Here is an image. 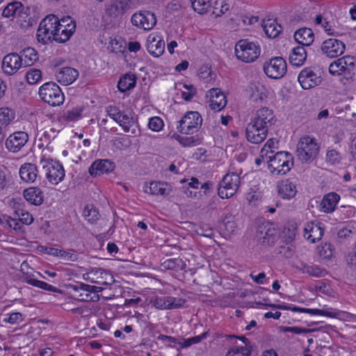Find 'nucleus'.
Wrapping results in <instances>:
<instances>
[{"mask_svg": "<svg viewBox=\"0 0 356 356\" xmlns=\"http://www.w3.org/2000/svg\"><path fill=\"white\" fill-rule=\"evenodd\" d=\"M265 74L271 79H280L286 72L287 65L282 57H274L263 66Z\"/></svg>", "mask_w": 356, "mask_h": 356, "instance_id": "1a4fd4ad", "label": "nucleus"}, {"mask_svg": "<svg viewBox=\"0 0 356 356\" xmlns=\"http://www.w3.org/2000/svg\"><path fill=\"white\" fill-rule=\"evenodd\" d=\"M107 115L117 123L122 112L117 106H108L106 108Z\"/></svg>", "mask_w": 356, "mask_h": 356, "instance_id": "052dcab7", "label": "nucleus"}, {"mask_svg": "<svg viewBox=\"0 0 356 356\" xmlns=\"http://www.w3.org/2000/svg\"><path fill=\"white\" fill-rule=\"evenodd\" d=\"M241 183L239 174L232 172L226 174L219 183L218 195L224 199L233 196L238 191Z\"/></svg>", "mask_w": 356, "mask_h": 356, "instance_id": "423d86ee", "label": "nucleus"}, {"mask_svg": "<svg viewBox=\"0 0 356 356\" xmlns=\"http://www.w3.org/2000/svg\"><path fill=\"white\" fill-rule=\"evenodd\" d=\"M294 312L307 313L312 315H321L328 317H335L337 313L333 311L323 310L319 309L293 308Z\"/></svg>", "mask_w": 356, "mask_h": 356, "instance_id": "79ce46f5", "label": "nucleus"}, {"mask_svg": "<svg viewBox=\"0 0 356 356\" xmlns=\"http://www.w3.org/2000/svg\"><path fill=\"white\" fill-rule=\"evenodd\" d=\"M19 173L22 181L33 183L38 177V170L35 164L26 163L21 165Z\"/></svg>", "mask_w": 356, "mask_h": 356, "instance_id": "a878e982", "label": "nucleus"}, {"mask_svg": "<svg viewBox=\"0 0 356 356\" xmlns=\"http://www.w3.org/2000/svg\"><path fill=\"white\" fill-rule=\"evenodd\" d=\"M320 146L316 140L311 136H306L300 138L297 144V156L303 163L312 161L318 155Z\"/></svg>", "mask_w": 356, "mask_h": 356, "instance_id": "f03ea898", "label": "nucleus"}, {"mask_svg": "<svg viewBox=\"0 0 356 356\" xmlns=\"http://www.w3.org/2000/svg\"><path fill=\"white\" fill-rule=\"evenodd\" d=\"M301 270L304 273H307L309 275L316 277H323L326 274V270L325 269H322L318 266H309L306 264H302Z\"/></svg>", "mask_w": 356, "mask_h": 356, "instance_id": "37998d69", "label": "nucleus"}, {"mask_svg": "<svg viewBox=\"0 0 356 356\" xmlns=\"http://www.w3.org/2000/svg\"><path fill=\"white\" fill-rule=\"evenodd\" d=\"M26 80L29 84H35L42 78V72L40 70L32 69L26 73Z\"/></svg>", "mask_w": 356, "mask_h": 356, "instance_id": "864d4df0", "label": "nucleus"}, {"mask_svg": "<svg viewBox=\"0 0 356 356\" xmlns=\"http://www.w3.org/2000/svg\"><path fill=\"white\" fill-rule=\"evenodd\" d=\"M65 259L70 261H76L78 260V255L74 254V252H66L65 250H60V253H59V256Z\"/></svg>", "mask_w": 356, "mask_h": 356, "instance_id": "338daca9", "label": "nucleus"}, {"mask_svg": "<svg viewBox=\"0 0 356 356\" xmlns=\"http://www.w3.org/2000/svg\"><path fill=\"white\" fill-rule=\"evenodd\" d=\"M15 118V113L8 108H0V125L1 127H7Z\"/></svg>", "mask_w": 356, "mask_h": 356, "instance_id": "c03bdc74", "label": "nucleus"}, {"mask_svg": "<svg viewBox=\"0 0 356 356\" xmlns=\"http://www.w3.org/2000/svg\"><path fill=\"white\" fill-rule=\"evenodd\" d=\"M177 129L184 134H193L201 127L202 118L197 111H188L179 120Z\"/></svg>", "mask_w": 356, "mask_h": 356, "instance_id": "6e6552de", "label": "nucleus"}, {"mask_svg": "<svg viewBox=\"0 0 356 356\" xmlns=\"http://www.w3.org/2000/svg\"><path fill=\"white\" fill-rule=\"evenodd\" d=\"M235 54L239 60L251 63L260 55V47L257 43L248 40H241L236 44Z\"/></svg>", "mask_w": 356, "mask_h": 356, "instance_id": "20e7f679", "label": "nucleus"}, {"mask_svg": "<svg viewBox=\"0 0 356 356\" xmlns=\"http://www.w3.org/2000/svg\"><path fill=\"white\" fill-rule=\"evenodd\" d=\"M117 3L121 8L122 13H126L128 10L131 8L133 6V0H116Z\"/></svg>", "mask_w": 356, "mask_h": 356, "instance_id": "774afa93", "label": "nucleus"}, {"mask_svg": "<svg viewBox=\"0 0 356 356\" xmlns=\"http://www.w3.org/2000/svg\"><path fill=\"white\" fill-rule=\"evenodd\" d=\"M19 56L23 58V65L30 66L38 59V54L33 48H26L20 52Z\"/></svg>", "mask_w": 356, "mask_h": 356, "instance_id": "58836bf2", "label": "nucleus"}, {"mask_svg": "<svg viewBox=\"0 0 356 356\" xmlns=\"http://www.w3.org/2000/svg\"><path fill=\"white\" fill-rule=\"evenodd\" d=\"M250 350L248 347H234L226 354V356H249Z\"/></svg>", "mask_w": 356, "mask_h": 356, "instance_id": "5fc2aeb1", "label": "nucleus"}, {"mask_svg": "<svg viewBox=\"0 0 356 356\" xmlns=\"http://www.w3.org/2000/svg\"><path fill=\"white\" fill-rule=\"evenodd\" d=\"M265 160L270 173L277 175L286 174L293 165V157L287 152H277Z\"/></svg>", "mask_w": 356, "mask_h": 356, "instance_id": "f257e3e1", "label": "nucleus"}, {"mask_svg": "<svg viewBox=\"0 0 356 356\" xmlns=\"http://www.w3.org/2000/svg\"><path fill=\"white\" fill-rule=\"evenodd\" d=\"M22 6V3L19 1H14L8 3V6L3 9L2 16L4 17H16L17 10Z\"/></svg>", "mask_w": 356, "mask_h": 356, "instance_id": "de8ad7c7", "label": "nucleus"}, {"mask_svg": "<svg viewBox=\"0 0 356 356\" xmlns=\"http://www.w3.org/2000/svg\"><path fill=\"white\" fill-rule=\"evenodd\" d=\"M261 26L266 35L270 38H277L282 30L281 25L275 19L270 18L264 19Z\"/></svg>", "mask_w": 356, "mask_h": 356, "instance_id": "c85d7f7f", "label": "nucleus"}, {"mask_svg": "<svg viewBox=\"0 0 356 356\" xmlns=\"http://www.w3.org/2000/svg\"><path fill=\"white\" fill-rule=\"evenodd\" d=\"M161 266L163 269L178 271L184 270L186 268V264L181 259L174 258L164 261L161 264Z\"/></svg>", "mask_w": 356, "mask_h": 356, "instance_id": "4c0bfd02", "label": "nucleus"}, {"mask_svg": "<svg viewBox=\"0 0 356 356\" xmlns=\"http://www.w3.org/2000/svg\"><path fill=\"white\" fill-rule=\"evenodd\" d=\"M345 49L346 44L344 42L335 38L325 40L321 46L322 53L331 58L340 56L344 53Z\"/></svg>", "mask_w": 356, "mask_h": 356, "instance_id": "9b49d317", "label": "nucleus"}, {"mask_svg": "<svg viewBox=\"0 0 356 356\" xmlns=\"http://www.w3.org/2000/svg\"><path fill=\"white\" fill-rule=\"evenodd\" d=\"M136 83V76L134 74H126L118 81V88L120 92H124L134 88Z\"/></svg>", "mask_w": 356, "mask_h": 356, "instance_id": "72a5a7b5", "label": "nucleus"}, {"mask_svg": "<svg viewBox=\"0 0 356 356\" xmlns=\"http://www.w3.org/2000/svg\"><path fill=\"white\" fill-rule=\"evenodd\" d=\"M277 232L271 224L266 223L258 226L256 236L264 244L271 245L277 238Z\"/></svg>", "mask_w": 356, "mask_h": 356, "instance_id": "dca6fc26", "label": "nucleus"}, {"mask_svg": "<svg viewBox=\"0 0 356 356\" xmlns=\"http://www.w3.org/2000/svg\"><path fill=\"white\" fill-rule=\"evenodd\" d=\"M65 25L60 24L57 28L55 33V36L53 40L58 42L63 43L67 41L76 29V24H71L68 27H65Z\"/></svg>", "mask_w": 356, "mask_h": 356, "instance_id": "c756f323", "label": "nucleus"}, {"mask_svg": "<svg viewBox=\"0 0 356 356\" xmlns=\"http://www.w3.org/2000/svg\"><path fill=\"white\" fill-rule=\"evenodd\" d=\"M132 24L144 31L152 29L156 24L155 15L148 10H141L134 13L131 18Z\"/></svg>", "mask_w": 356, "mask_h": 356, "instance_id": "9d476101", "label": "nucleus"}, {"mask_svg": "<svg viewBox=\"0 0 356 356\" xmlns=\"http://www.w3.org/2000/svg\"><path fill=\"white\" fill-rule=\"evenodd\" d=\"M115 168V163L108 159H97L91 164L88 172L91 176L96 177L112 172Z\"/></svg>", "mask_w": 356, "mask_h": 356, "instance_id": "f3484780", "label": "nucleus"}, {"mask_svg": "<svg viewBox=\"0 0 356 356\" xmlns=\"http://www.w3.org/2000/svg\"><path fill=\"white\" fill-rule=\"evenodd\" d=\"M151 302L159 309H169L168 296H156Z\"/></svg>", "mask_w": 356, "mask_h": 356, "instance_id": "3c124183", "label": "nucleus"}, {"mask_svg": "<svg viewBox=\"0 0 356 356\" xmlns=\"http://www.w3.org/2000/svg\"><path fill=\"white\" fill-rule=\"evenodd\" d=\"M280 330L284 332H293L296 334H300L303 333H308L311 330L309 329L304 328V327H285L282 326L280 327Z\"/></svg>", "mask_w": 356, "mask_h": 356, "instance_id": "e2e57ef3", "label": "nucleus"}, {"mask_svg": "<svg viewBox=\"0 0 356 356\" xmlns=\"http://www.w3.org/2000/svg\"><path fill=\"white\" fill-rule=\"evenodd\" d=\"M169 309L180 308L186 303V300L181 298L168 296Z\"/></svg>", "mask_w": 356, "mask_h": 356, "instance_id": "680f3d73", "label": "nucleus"}, {"mask_svg": "<svg viewBox=\"0 0 356 356\" xmlns=\"http://www.w3.org/2000/svg\"><path fill=\"white\" fill-rule=\"evenodd\" d=\"M307 58V52L302 46L294 47L289 56V61L295 66L302 65Z\"/></svg>", "mask_w": 356, "mask_h": 356, "instance_id": "473e14b6", "label": "nucleus"}, {"mask_svg": "<svg viewBox=\"0 0 356 356\" xmlns=\"http://www.w3.org/2000/svg\"><path fill=\"white\" fill-rule=\"evenodd\" d=\"M298 82L305 90L310 89L318 86L322 79L309 68L302 70L298 77Z\"/></svg>", "mask_w": 356, "mask_h": 356, "instance_id": "2eb2a0df", "label": "nucleus"}, {"mask_svg": "<svg viewBox=\"0 0 356 356\" xmlns=\"http://www.w3.org/2000/svg\"><path fill=\"white\" fill-rule=\"evenodd\" d=\"M29 141V135L26 132L19 131L10 134L6 140V147L9 152H19Z\"/></svg>", "mask_w": 356, "mask_h": 356, "instance_id": "ddd939ff", "label": "nucleus"}, {"mask_svg": "<svg viewBox=\"0 0 356 356\" xmlns=\"http://www.w3.org/2000/svg\"><path fill=\"white\" fill-rule=\"evenodd\" d=\"M275 116L271 109L267 107H263L257 111L254 118L251 120L259 126H265L268 129V127L274 124Z\"/></svg>", "mask_w": 356, "mask_h": 356, "instance_id": "6ab92c4d", "label": "nucleus"}, {"mask_svg": "<svg viewBox=\"0 0 356 356\" xmlns=\"http://www.w3.org/2000/svg\"><path fill=\"white\" fill-rule=\"evenodd\" d=\"M41 24L46 28L49 34L52 36V39H54L57 28H58L60 25V24H58V18L54 15H48L42 20Z\"/></svg>", "mask_w": 356, "mask_h": 356, "instance_id": "c9c22d12", "label": "nucleus"}, {"mask_svg": "<svg viewBox=\"0 0 356 356\" xmlns=\"http://www.w3.org/2000/svg\"><path fill=\"white\" fill-rule=\"evenodd\" d=\"M191 2L194 11L200 15L207 13L211 8L210 0H191Z\"/></svg>", "mask_w": 356, "mask_h": 356, "instance_id": "a19ab883", "label": "nucleus"}, {"mask_svg": "<svg viewBox=\"0 0 356 356\" xmlns=\"http://www.w3.org/2000/svg\"><path fill=\"white\" fill-rule=\"evenodd\" d=\"M250 98L255 102H263L267 98V89L259 83H252L250 86Z\"/></svg>", "mask_w": 356, "mask_h": 356, "instance_id": "7c9ffc66", "label": "nucleus"}, {"mask_svg": "<svg viewBox=\"0 0 356 356\" xmlns=\"http://www.w3.org/2000/svg\"><path fill=\"white\" fill-rule=\"evenodd\" d=\"M92 275L95 277L97 280L101 277L102 280H94L95 277L92 278V282L102 285H108L111 284L113 280V277L108 273L105 270L102 268H97L92 270L90 273Z\"/></svg>", "mask_w": 356, "mask_h": 356, "instance_id": "e433bc0d", "label": "nucleus"}, {"mask_svg": "<svg viewBox=\"0 0 356 356\" xmlns=\"http://www.w3.org/2000/svg\"><path fill=\"white\" fill-rule=\"evenodd\" d=\"M207 336V332H204L202 334L198 335V336L188 338V339H182L183 343H179L181 344L182 348H187V347L191 346L193 344H195V343L200 342L202 340L206 339Z\"/></svg>", "mask_w": 356, "mask_h": 356, "instance_id": "603ef678", "label": "nucleus"}, {"mask_svg": "<svg viewBox=\"0 0 356 356\" xmlns=\"http://www.w3.org/2000/svg\"><path fill=\"white\" fill-rule=\"evenodd\" d=\"M22 276L21 277V280L23 282H26L31 286L48 291L51 292H58L59 289L56 287L49 284L43 281H40L35 278V275L31 273L26 270V272H24L22 273Z\"/></svg>", "mask_w": 356, "mask_h": 356, "instance_id": "b1692460", "label": "nucleus"}, {"mask_svg": "<svg viewBox=\"0 0 356 356\" xmlns=\"http://www.w3.org/2000/svg\"><path fill=\"white\" fill-rule=\"evenodd\" d=\"M172 188L167 182L151 181L149 186H144V191L153 195L166 196L170 194Z\"/></svg>", "mask_w": 356, "mask_h": 356, "instance_id": "4be33fe9", "label": "nucleus"}, {"mask_svg": "<svg viewBox=\"0 0 356 356\" xmlns=\"http://www.w3.org/2000/svg\"><path fill=\"white\" fill-rule=\"evenodd\" d=\"M340 59L338 58L330 63L329 66V72L332 75H341L343 74V68L340 67L341 65Z\"/></svg>", "mask_w": 356, "mask_h": 356, "instance_id": "bf43d9fd", "label": "nucleus"}, {"mask_svg": "<svg viewBox=\"0 0 356 356\" xmlns=\"http://www.w3.org/2000/svg\"><path fill=\"white\" fill-rule=\"evenodd\" d=\"M267 128L265 126H259L251 121L247 126L245 135L247 140L254 144L263 142L267 136Z\"/></svg>", "mask_w": 356, "mask_h": 356, "instance_id": "4468645a", "label": "nucleus"}, {"mask_svg": "<svg viewBox=\"0 0 356 356\" xmlns=\"http://www.w3.org/2000/svg\"><path fill=\"white\" fill-rule=\"evenodd\" d=\"M23 65V58L17 53L6 55L2 60L1 69L7 75L15 74Z\"/></svg>", "mask_w": 356, "mask_h": 356, "instance_id": "f8f14e48", "label": "nucleus"}, {"mask_svg": "<svg viewBox=\"0 0 356 356\" xmlns=\"http://www.w3.org/2000/svg\"><path fill=\"white\" fill-rule=\"evenodd\" d=\"M148 126L154 131H159L163 127V122L159 117H153L149 119Z\"/></svg>", "mask_w": 356, "mask_h": 356, "instance_id": "13d9d810", "label": "nucleus"}, {"mask_svg": "<svg viewBox=\"0 0 356 356\" xmlns=\"http://www.w3.org/2000/svg\"><path fill=\"white\" fill-rule=\"evenodd\" d=\"M293 37L298 44L308 47L314 42V35L311 29L302 28L295 32Z\"/></svg>", "mask_w": 356, "mask_h": 356, "instance_id": "cd10ccee", "label": "nucleus"}, {"mask_svg": "<svg viewBox=\"0 0 356 356\" xmlns=\"http://www.w3.org/2000/svg\"><path fill=\"white\" fill-rule=\"evenodd\" d=\"M277 144L278 142L273 138L267 140L260 152V156L263 159L264 161L265 159H268L269 156L274 154L273 148H276Z\"/></svg>", "mask_w": 356, "mask_h": 356, "instance_id": "a18cd8bd", "label": "nucleus"}, {"mask_svg": "<svg viewBox=\"0 0 356 356\" xmlns=\"http://www.w3.org/2000/svg\"><path fill=\"white\" fill-rule=\"evenodd\" d=\"M83 215L86 220L92 223L99 219V211L92 204H87L84 207Z\"/></svg>", "mask_w": 356, "mask_h": 356, "instance_id": "49530a36", "label": "nucleus"}, {"mask_svg": "<svg viewBox=\"0 0 356 356\" xmlns=\"http://www.w3.org/2000/svg\"><path fill=\"white\" fill-rule=\"evenodd\" d=\"M341 65L340 67L343 68V74L347 77H352L355 74V63L354 58L350 56H345L339 58Z\"/></svg>", "mask_w": 356, "mask_h": 356, "instance_id": "f704fd0d", "label": "nucleus"}, {"mask_svg": "<svg viewBox=\"0 0 356 356\" xmlns=\"http://www.w3.org/2000/svg\"><path fill=\"white\" fill-rule=\"evenodd\" d=\"M210 96V107L211 109L219 111L227 104L225 95L219 88H211L209 90Z\"/></svg>", "mask_w": 356, "mask_h": 356, "instance_id": "5701e85b", "label": "nucleus"}, {"mask_svg": "<svg viewBox=\"0 0 356 356\" xmlns=\"http://www.w3.org/2000/svg\"><path fill=\"white\" fill-rule=\"evenodd\" d=\"M343 160V155L334 149H328L325 155V162L330 165H339Z\"/></svg>", "mask_w": 356, "mask_h": 356, "instance_id": "ea45409f", "label": "nucleus"}, {"mask_svg": "<svg viewBox=\"0 0 356 356\" xmlns=\"http://www.w3.org/2000/svg\"><path fill=\"white\" fill-rule=\"evenodd\" d=\"M165 49V42L161 36L151 34L147 40V50L154 57L161 56Z\"/></svg>", "mask_w": 356, "mask_h": 356, "instance_id": "a211bd4d", "label": "nucleus"}, {"mask_svg": "<svg viewBox=\"0 0 356 356\" xmlns=\"http://www.w3.org/2000/svg\"><path fill=\"white\" fill-rule=\"evenodd\" d=\"M135 123L134 119L129 115L122 112L118 122V124L122 127L125 132H129L130 127Z\"/></svg>", "mask_w": 356, "mask_h": 356, "instance_id": "09e8293b", "label": "nucleus"}, {"mask_svg": "<svg viewBox=\"0 0 356 356\" xmlns=\"http://www.w3.org/2000/svg\"><path fill=\"white\" fill-rule=\"evenodd\" d=\"M333 247L330 243H325L320 251L321 255L325 259H330L332 256Z\"/></svg>", "mask_w": 356, "mask_h": 356, "instance_id": "69168bd1", "label": "nucleus"}, {"mask_svg": "<svg viewBox=\"0 0 356 356\" xmlns=\"http://www.w3.org/2000/svg\"><path fill=\"white\" fill-rule=\"evenodd\" d=\"M68 289L73 298L82 301H97L99 296L97 294L103 290L102 287L92 286L82 282L70 284Z\"/></svg>", "mask_w": 356, "mask_h": 356, "instance_id": "7ed1b4c3", "label": "nucleus"}, {"mask_svg": "<svg viewBox=\"0 0 356 356\" xmlns=\"http://www.w3.org/2000/svg\"><path fill=\"white\" fill-rule=\"evenodd\" d=\"M106 14H108L110 16L113 15H118L119 14H124V13H122L121 10V8L119 6V4L117 3V1H112L110 3L107 4L105 8Z\"/></svg>", "mask_w": 356, "mask_h": 356, "instance_id": "4d7b16f0", "label": "nucleus"}, {"mask_svg": "<svg viewBox=\"0 0 356 356\" xmlns=\"http://www.w3.org/2000/svg\"><path fill=\"white\" fill-rule=\"evenodd\" d=\"M40 163L45 171L46 178L52 184H58L65 177V170L63 165L58 161L46 160L44 156L40 158Z\"/></svg>", "mask_w": 356, "mask_h": 356, "instance_id": "0eeeda50", "label": "nucleus"}, {"mask_svg": "<svg viewBox=\"0 0 356 356\" xmlns=\"http://www.w3.org/2000/svg\"><path fill=\"white\" fill-rule=\"evenodd\" d=\"M40 98L48 104L55 106L64 101V95L60 87L54 82H47L39 89Z\"/></svg>", "mask_w": 356, "mask_h": 356, "instance_id": "39448f33", "label": "nucleus"}, {"mask_svg": "<svg viewBox=\"0 0 356 356\" xmlns=\"http://www.w3.org/2000/svg\"><path fill=\"white\" fill-rule=\"evenodd\" d=\"M37 38L39 42L44 44L47 43V41L51 40L52 38V36L49 34L46 28L41 24V23L40 24L39 28L37 31Z\"/></svg>", "mask_w": 356, "mask_h": 356, "instance_id": "6e6d98bb", "label": "nucleus"}, {"mask_svg": "<svg viewBox=\"0 0 356 356\" xmlns=\"http://www.w3.org/2000/svg\"><path fill=\"white\" fill-rule=\"evenodd\" d=\"M24 198L31 204L40 205L42 203L43 196L40 188L31 187L24 191Z\"/></svg>", "mask_w": 356, "mask_h": 356, "instance_id": "2f4dec72", "label": "nucleus"}, {"mask_svg": "<svg viewBox=\"0 0 356 356\" xmlns=\"http://www.w3.org/2000/svg\"><path fill=\"white\" fill-rule=\"evenodd\" d=\"M82 111L83 108L75 107L65 112L63 118L68 122L76 121L81 118Z\"/></svg>", "mask_w": 356, "mask_h": 356, "instance_id": "8fccbe9b", "label": "nucleus"}, {"mask_svg": "<svg viewBox=\"0 0 356 356\" xmlns=\"http://www.w3.org/2000/svg\"><path fill=\"white\" fill-rule=\"evenodd\" d=\"M79 72L72 67L61 68L56 74V80L60 83L67 86L72 83L79 76Z\"/></svg>", "mask_w": 356, "mask_h": 356, "instance_id": "393cba45", "label": "nucleus"}, {"mask_svg": "<svg viewBox=\"0 0 356 356\" xmlns=\"http://www.w3.org/2000/svg\"><path fill=\"white\" fill-rule=\"evenodd\" d=\"M340 200V195L335 192H330L325 194L319 205V209L321 212L330 213H332Z\"/></svg>", "mask_w": 356, "mask_h": 356, "instance_id": "412c9836", "label": "nucleus"}, {"mask_svg": "<svg viewBox=\"0 0 356 356\" xmlns=\"http://www.w3.org/2000/svg\"><path fill=\"white\" fill-rule=\"evenodd\" d=\"M304 237L307 241L314 243L322 238L324 229L319 223L309 222L304 228Z\"/></svg>", "mask_w": 356, "mask_h": 356, "instance_id": "aec40b11", "label": "nucleus"}, {"mask_svg": "<svg viewBox=\"0 0 356 356\" xmlns=\"http://www.w3.org/2000/svg\"><path fill=\"white\" fill-rule=\"evenodd\" d=\"M277 192L283 199H291L296 195L297 190L296 185L289 179L280 181L277 184Z\"/></svg>", "mask_w": 356, "mask_h": 356, "instance_id": "bb28decb", "label": "nucleus"}, {"mask_svg": "<svg viewBox=\"0 0 356 356\" xmlns=\"http://www.w3.org/2000/svg\"><path fill=\"white\" fill-rule=\"evenodd\" d=\"M24 320L23 315L19 312H14L10 314L8 318L3 320L4 322H8L11 324H18Z\"/></svg>", "mask_w": 356, "mask_h": 356, "instance_id": "0e129e2a", "label": "nucleus"}]
</instances>
